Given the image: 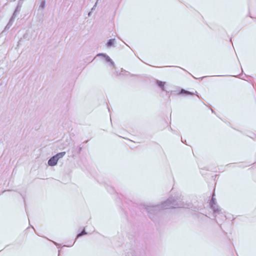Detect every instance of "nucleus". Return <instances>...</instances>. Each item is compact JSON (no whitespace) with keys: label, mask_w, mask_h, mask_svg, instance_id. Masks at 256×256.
I'll list each match as a JSON object with an SVG mask.
<instances>
[{"label":"nucleus","mask_w":256,"mask_h":256,"mask_svg":"<svg viewBox=\"0 0 256 256\" xmlns=\"http://www.w3.org/2000/svg\"><path fill=\"white\" fill-rule=\"evenodd\" d=\"M58 160V158H56V156H54L49 160L48 164L50 166H54L57 164Z\"/></svg>","instance_id":"obj_1"},{"label":"nucleus","mask_w":256,"mask_h":256,"mask_svg":"<svg viewBox=\"0 0 256 256\" xmlns=\"http://www.w3.org/2000/svg\"><path fill=\"white\" fill-rule=\"evenodd\" d=\"M180 94H184L186 96H192L194 94L192 92H188V91H187V90H182L180 92Z\"/></svg>","instance_id":"obj_2"},{"label":"nucleus","mask_w":256,"mask_h":256,"mask_svg":"<svg viewBox=\"0 0 256 256\" xmlns=\"http://www.w3.org/2000/svg\"><path fill=\"white\" fill-rule=\"evenodd\" d=\"M66 154V152H62L57 154L56 155H55V156H56V158H58V159L60 158H62Z\"/></svg>","instance_id":"obj_3"},{"label":"nucleus","mask_w":256,"mask_h":256,"mask_svg":"<svg viewBox=\"0 0 256 256\" xmlns=\"http://www.w3.org/2000/svg\"><path fill=\"white\" fill-rule=\"evenodd\" d=\"M158 84L159 86H160L162 90L164 89V87L165 86V82L159 81L158 82Z\"/></svg>","instance_id":"obj_4"},{"label":"nucleus","mask_w":256,"mask_h":256,"mask_svg":"<svg viewBox=\"0 0 256 256\" xmlns=\"http://www.w3.org/2000/svg\"><path fill=\"white\" fill-rule=\"evenodd\" d=\"M114 42V40H110L107 43L108 46H111Z\"/></svg>","instance_id":"obj_5"},{"label":"nucleus","mask_w":256,"mask_h":256,"mask_svg":"<svg viewBox=\"0 0 256 256\" xmlns=\"http://www.w3.org/2000/svg\"><path fill=\"white\" fill-rule=\"evenodd\" d=\"M86 234V232H85L84 230H83L82 232H80V234H78V237H80V236H82L84 234Z\"/></svg>","instance_id":"obj_6"}]
</instances>
